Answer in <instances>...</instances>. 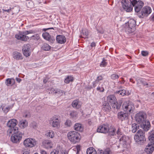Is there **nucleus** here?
<instances>
[{"mask_svg": "<svg viewBox=\"0 0 154 154\" xmlns=\"http://www.w3.org/2000/svg\"><path fill=\"white\" fill-rule=\"evenodd\" d=\"M102 109L105 112H109L111 110V107L109 103L106 101H104L102 103Z\"/></svg>", "mask_w": 154, "mask_h": 154, "instance_id": "nucleus-16", "label": "nucleus"}, {"mask_svg": "<svg viewBox=\"0 0 154 154\" xmlns=\"http://www.w3.org/2000/svg\"><path fill=\"white\" fill-rule=\"evenodd\" d=\"M87 154H112V152L109 148H106L105 150H99L98 152H96L93 147L88 148L86 151Z\"/></svg>", "mask_w": 154, "mask_h": 154, "instance_id": "nucleus-5", "label": "nucleus"}, {"mask_svg": "<svg viewBox=\"0 0 154 154\" xmlns=\"http://www.w3.org/2000/svg\"><path fill=\"white\" fill-rule=\"evenodd\" d=\"M97 30L98 32L101 34H103L104 32V31L103 29H102L101 30L97 29Z\"/></svg>", "mask_w": 154, "mask_h": 154, "instance_id": "nucleus-58", "label": "nucleus"}, {"mask_svg": "<svg viewBox=\"0 0 154 154\" xmlns=\"http://www.w3.org/2000/svg\"><path fill=\"white\" fill-rule=\"evenodd\" d=\"M141 54L143 56H146L148 55L149 53L147 51H141Z\"/></svg>", "mask_w": 154, "mask_h": 154, "instance_id": "nucleus-51", "label": "nucleus"}, {"mask_svg": "<svg viewBox=\"0 0 154 154\" xmlns=\"http://www.w3.org/2000/svg\"><path fill=\"white\" fill-rule=\"evenodd\" d=\"M107 100L108 102L110 103L111 105H112L113 103L116 102L117 100L115 95L112 94L109 95L107 97Z\"/></svg>", "mask_w": 154, "mask_h": 154, "instance_id": "nucleus-24", "label": "nucleus"}, {"mask_svg": "<svg viewBox=\"0 0 154 154\" xmlns=\"http://www.w3.org/2000/svg\"><path fill=\"white\" fill-rule=\"evenodd\" d=\"M106 60H105L104 58H103L102 61L101 63L100 66L101 67H105L107 64V62H106Z\"/></svg>", "mask_w": 154, "mask_h": 154, "instance_id": "nucleus-39", "label": "nucleus"}, {"mask_svg": "<svg viewBox=\"0 0 154 154\" xmlns=\"http://www.w3.org/2000/svg\"><path fill=\"white\" fill-rule=\"evenodd\" d=\"M16 80L19 83H20L22 80L21 79L18 78H16Z\"/></svg>", "mask_w": 154, "mask_h": 154, "instance_id": "nucleus-64", "label": "nucleus"}, {"mask_svg": "<svg viewBox=\"0 0 154 154\" xmlns=\"http://www.w3.org/2000/svg\"><path fill=\"white\" fill-rule=\"evenodd\" d=\"M51 48V46L46 43L44 44L41 47L42 49L45 51H49Z\"/></svg>", "mask_w": 154, "mask_h": 154, "instance_id": "nucleus-33", "label": "nucleus"}, {"mask_svg": "<svg viewBox=\"0 0 154 154\" xmlns=\"http://www.w3.org/2000/svg\"><path fill=\"white\" fill-rule=\"evenodd\" d=\"M28 122L26 120H22L20 122L19 125L20 127L24 128L28 126Z\"/></svg>", "mask_w": 154, "mask_h": 154, "instance_id": "nucleus-31", "label": "nucleus"}, {"mask_svg": "<svg viewBox=\"0 0 154 154\" xmlns=\"http://www.w3.org/2000/svg\"><path fill=\"white\" fill-rule=\"evenodd\" d=\"M77 115V112L76 111H71L70 114V116L72 118L76 117Z\"/></svg>", "mask_w": 154, "mask_h": 154, "instance_id": "nucleus-46", "label": "nucleus"}, {"mask_svg": "<svg viewBox=\"0 0 154 154\" xmlns=\"http://www.w3.org/2000/svg\"><path fill=\"white\" fill-rule=\"evenodd\" d=\"M122 79H123V80L122 81H119L118 82V83H120V84H124L125 82V81L124 80V79H123V78H122Z\"/></svg>", "mask_w": 154, "mask_h": 154, "instance_id": "nucleus-61", "label": "nucleus"}, {"mask_svg": "<svg viewBox=\"0 0 154 154\" xmlns=\"http://www.w3.org/2000/svg\"><path fill=\"white\" fill-rule=\"evenodd\" d=\"M26 34L27 35L29 34H32V33H34L35 32V30H26L25 31Z\"/></svg>", "mask_w": 154, "mask_h": 154, "instance_id": "nucleus-47", "label": "nucleus"}, {"mask_svg": "<svg viewBox=\"0 0 154 154\" xmlns=\"http://www.w3.org/2000/svg\"><path fill=\"white\" fill-rule=\"evenodd\" d=\"M121 3L123 9L126 11L129 12L132 10V7L129 1L126 0H122Z\"/></svg>", "mask_w": 154, "mask_h": 154, "instance_id": "nucleus-12", "label": "nucleus"}, {"mask_svg": "<svg viewBox=\"0 0 154 154\" xmlns=\"http://www.w3.org/2000/svg\"><path fill=\"white\" fill-rule=\"evenodd\" d=\"M73 78L70 76H67L64 80V82L66 83H69L70 82H72L73 81Z\"/></svg>", "mask_w": 154, "mask_h": 154, "instance_id": "nucleus-37", "label": "nucleus"}, {"mask_svg": "<svg viewBox=\"0 0 154 154\" xmlns=\"http://www.w3.org/2000/svg\"><path fill=\"white\" fill-rule=\"evenodd\" d=\"M74 129L76 131H79L80 132H82L83 130V127L81 124L80 123H76L74 125Z\"/></svg>", "mask_w": 154, "mask_h": 154, "instance_id": "nucleus-29", "label": "nucleus"}, {"mask_svg": "<svg viewBox=\"0 0 154 154\" xmlns=\"http://www.w3.org/2000/svg\"><path fill=\"white\" fill-rule=\"evenodd\" d=\"M59 152L58 151L56 150H54L51 152V154H59Z\"/></svg>", "mask_w": 154, "mask_h": 154, "instance_id": "nucleus-57", "label": "nucleus"}, {"mask_svg": "<svg viewBox=\"0 0 154 154\" xmlns=\"http://www.w3.org/2000/svg\"><path fill=\"white\" fill-rule=\"evenodd\" d=\"M116 134L118 135V137H119H119L122 136L123 135L122 133V132L121 129L120 128H119L118 129V130L116 131Z\"/></svg>", "mask_w": 154, "mask_h": 154, "instance_id": "nucleus-41", "label": "nucleus"}, {"mask_svg": "<svg viewBox=\"0 0 154 154\" xmlns=\"http://www.w3.org/2000/svg\"><path fill=\"white\" fill-rule=\"evenodd\" d=\"M146 115L145 112H140L136 114L135 119L136 121L140 124L146 120Z\"/></svg>", "mask_w": 154, "mask_h": 154, "instance_id": "nucleus-8", "label": "nucleus"}, {"mask_svg": "<svg viewBox=\"0 0 154 154\" xmlns=\"http://www.w3.org/2000/svg\"><path fill=\"white\" fill-rule=\"evenodd\" d=\"M25 31L19 32V33L15 35V38L18 40L25 42H27L29 38L27 36Z\"/></svg>", "mask_w": 154, "mask_h": 154, "instance_id": "nucleus-9", "label": "nucleus"}, {"mask_svg": "<svg viewBox=\"0 0 154 154\" xmlns=\"http://www.w3.org/2000/svg\"><path fill=\"white\" fill-rule=\"evenodd\" d=\"M111 79L112 80H115L116 79H118L119 76L118 75L116 74H112L110 76Z\"/></svg>", "mask_w": 154, "mask_h": 154, "instance_id": "nucleus-40", "label": "nucleus"}, {"mask_svg": "<svg viewBox=\"0 0 154 154\" xmlns=\"http://www.w3.org/2000/svg\"><path fill=\"white\" fill-rule=\"evenodd\" d=\"M31 38L34 40L37 41L40 39V37L39 34L37 33L35 35H32L31 37Z\"/></svg>", "mask_w": 154, "mask_h": 154, "instance_id": "nucleus-35", "label": "nucleus"}, {"mask_svg": "<svg viewBox=\"0 0 154 154\" xmlns=\"http://www.w3.org/2000/svg\"><path fill=\"white\" fill-rule=\"evenodd\" d=\"M122 107L124 111L128 114L133 112L134 106L132 104L128 103L127 102H125L123 104Z\"/></svg>", "mask_w": 154, "mask_h": 154, "instance_id": "nucleus-11", "label": "nucleus"}, {"mask_svg": "<svg viewBox=\"0 0 154 154\" xmlns=\"http://www.w3.org/2000/svg\"><path fill=\"white\" fill-rule=\"evenodd\" d=\"M130 3H131V4L133 6L137 5L138 3L137 0H130Z\"/></svg>", "mask_w": 154, "mask_h": 154, "instance_id": "nucleus-45", "label": "nucleus"}, {"mask_svg": "<svg viewBox=\"0 0 154 154\" xmlns=\"http://www.w3.org/2000/svg\"><path fill=\"white\" fill-rule=\"evenodd\" d=\"M43 37L45 40L48 41L51 43H53L55 40L53 36H51L48 33L45 32L42 34Z\"/></svg>", "mask_w": 154, "mask_h": 154, "instance_id": "nucleus-19", "label": "nucleus"}, {"mask_svg": "<svg viewBox=\"0 0 154 154\" xmlns=\"http://www.w3.org/2000/svg\"><path fill=\"white\" fill-rule=\"evenodd\" d=\"M122 103V102L121 100H119L118 101H116V102L113 103L111 106L113 108L119 109L120 108Z\"/></svg>", "mask_w": 154, "mask_h": 154, "instance_id": "nucleus-27", "label": "nucleus"}, {"mask_svg": "<svg viewBox=\"0 0 154 154\" xmlns=\"http://www.w3.org/2000/svg\"><path fill=\"white\" fill-rule=\"evenodd\" d=\"M31 45L29 44L24 45L22 48V51L24 55L28 57L30 56L31 54Z\"/></svg>", "mask_w": 154, "mask_h": 154, "instance_id": "nucleus-14", "label": "nucleus"}, {"mask_svg": "<svg viewBox=\"0 0 154 154\" xmlns=\"http://www.w3.org/2000/svg\"><path fill=\"white\" fill-rule=\"evenodd\" d=\"M23 134L18 128H15L14 131V133L11 136V141L14 143H19L21 140Z\"/></svg>", "mask_w": 154, "mask_h": 154, "instance_id": "nucleus-3", "label": "nucleus"}, {"mask_svg": "<svg viewBox=\"0 0 154 154\" xmlns=\"http://www.w3.org/2000/svg\"><path fill=\"white\" fill-rule=\"evenodd\" d=\"M30 125L33 128H35L37 127V125L36 123L35 122H33L31 123Z\"/></svg>", "mask_w": 154, "mask_h": 154, "instance_id": "nucleus-50", "label": "nucleus"}, {"mask_svg": "<svg viewBox=\"0 0 154 154\" xmlns=\"http://www.w3.org/2000/svg\"><path fill=\"white\" fill-rule=\"evenodd\" d=\"M97 91H99L100 92H103L104 91V88L103 87L101 88L100 87H98L97 88Z\"/></svg>", "mask_w": 154, "mask_h": 154, "instance_id": "nucleus-53", "label": "nucleus"}, {"mask_svg": "<svg viewBox=\"0 0 154 154\" xmlns=\"http://www.w3.org/2000/svg\"><path fill=\"white\" fill-rule=\"evenodd\" d=\"M154 150V144H152L149 143L148 145L146 146L144 151L147 154H152Z\"/></svg>", "mask_w": 154, "mask_h": 154, "instance_id": "nucleus-17", "label": "nucleus"}, {"mask_svg": "<svg viewBox=\"0 0 154 154\" xmlns=\"http://www.w3.org/2000/svg\"><path fill=\"white\" fill-rule=\"evenodd\" d=\"M140 124L142 128L146 131L149 130L151 127L150 122L146 120Z\"/></svg>", "mask_w": 154, "mask_h": 154, "instance_id": "nucleus-20", "label": "nucleus"}, {"mask_svg": "<svg viewBox=\"0 0 154 154\" xmlns=\"http://www.w3.org/2000/svg\"><path fill=\"white\" fill-rule=\"evenodd\" d=\"M76 149L77 152H78L80 150V145H77L76 146Z\"/></svg>", "mask_w": 154, "mask_h": 154, "instance_id": "nucleus-60", "label": "nucleus"}, {"mask_svg": "<svg viewBox=\"0 0 154 154\" xmlns=\"http://www.w3.org/2000/svg\"><path fill=\"white\" fill-rule=\"evenodd\" d=\"M51 92V94H55L54 92H55L56 90L53 88H51L50 89H48Z\"/></svg>", "mask_w": 154, "mask_h": 154, "instance_id": "nucleus-56", "label": "nucleus"}, {"mask_svg": "<svg viewBox=\"0 0 154 154\" xmlns=\"http://www.w3.org/2000/svg\"><path fill=\"white\" fill-rule=\"evenodd\" d=\"M139 80L140 82H141L143 86H145L146 85L147 86L148 85V84L143 81L142 79H139Z\"/></svg>", "mask_w": 154, "mask_h": 154, "instance_id": "nucleus-48", "label": "nucleus"}, {"mask_svg": "<svg viewBox=\"0 0 154 154\" xmlns=\"http://www.w3.org/2000/svg\"><path fill=\"white\" fill-rule=\"evenodd\" d=\"M91 47H94L96 46V44L94 42H92L91 44Z\"/></svg>", "mask_w": 154, "mask_h": 154, "instance_id": "nucleus-63", "label": "nucleus"}, {"mask_svg": "<svg viewBox=\"0 0 154 154\" xmlns=\"http://www.w3.org/2000/svg\"><path fill=\"white\" fill-rule=\"evenodd\" d=\"M30 151H23V154H30Z\"/></svg>", "mask_w": 154, "mask_h": 154, "instance_id": "nucleus-59", "label": "nucleus"}, {"mask_svg": "<svg viewBox=\"0 0 154 154\" xmlns=\"http://www.w3.org/2000/svg\"><path fill=\"white\" fill-rule=\"evenodd\" d=\"M137 125L135 124L132 125V131L133 133H134L137 131Z\"/></svg>", "mask_w": 154, "mask_h": 154, "instance_id": "nucleus-43", "label": "nucleus"}, {"mask_svg": "<svg viewBox=\"0 0 154 154\" xmlns=\"http://www.w3.org/2000/svg\"><path fill=\"white\" fill-rule=\"evenodd\" d=\"M72 106L74 108L78 109L81 107V105L79 103V100H75L73 101L72 103Z\"/></svg>", "mask_w": 154, "mask_h": 154, "instance_id": "nucleus-25", "label": "nucleus"}, {"mask_svg": "<svg viewBox=\"0 0 154 154\" xmlns=\"http://www.w3.org/2000/svg\"><path fill=\"white\" fill-rule=\"evenodd\" d=\"M103 79V77L102 75H100L97 77V79L96 80V81L99 83V81L102 80Z\"/></svg>", "mask_w": 154, "mask_h": 154, "instance_id": "nucleus-55", "label": "nucleus"}, {"mask_svg": "<svg viewBox=\"0 0 154 154\" xmlns=\"http://www.w3.org/2000/svg\"><path fill=\"white\" fill-rule=\"evenodd\" d=\"M128 32L129 33H131L134 32L135 29L136 21L134 20L130 19L128 22Z\"/></svg>", "mask_w": 154, "mask_h": 154, "instance_id": "nucleus-13", "label": "nucleus"}, {"mask_svg": "<svg viewBox=\"0 0 154 154\" xmlns=\"http://www.w3.org/2000/svg\"><path fill=\"white\" fill-rule=\"evenodd\" d=\"M37 142L34 139L29 138L25 139L23 142V144L26 147L32 148L35 146Z\"/></svg>", "mask_w": 154, "mask_h": 154, "instance_id": "nucleus-6", "label": "nucleus"}, {"mask_svg": "<svg viewBox=\"0 0 154 154\" xmlns=\"http://www.w3.org/2000/svg\"><path fill=\"white\" fill-rule=\"evenodd\" d=\"M65 125L67 126L70 127L72 125V122L70 120L67 119L65 123Z\"/></svg>", "mask_w": 154, "mask_h": 154, "instance_id": "nucleus-44", "label": "nucleus"}, {"mask_svg": "<svg viewBox=\"0 0 154 154\" xmlns=\"http://www.w3.org/2000/svg\"><path fill=\"white\" fill-rule=\"evenodd\" d=\"M88 31L87 29H84L82 30V32L80 34V38H88Z\"/></svg>", "mask_w": 154, "mask_h": 154, "instance_id": "nucleus-28", "label": "nucleus"}, {"mask_svg": "<svg viewBox=\"0 0 154 154\" xmlns=\"http://www.w3.org/2000/svg\"><path fill=\"white\" fill-rule=\"evenodd\" d=\"M12 56L14 59L17 60H21L23 58L22 54L17 51H15L13 52Z\"/></svg>", "mask_w": 154, "mask_h": 154, "instance_id": "nucleus-22", "label": "nucleus"}, {"mask_svg": "<svg viewBox=\"0 0 154 154\" xmlns=\"http://www.w3.org/2000/svg\"><path fill=\"white\" fill-rule=\"evenodd\" d=\"M68 139L73 143L79 142L80 140V134L78 132L72 131L69 132L67 134Z\"/></svg>", "mask_w": 154, "mask_h": 154, "instance_id": "nucleus-4", "label": "nucleus"}, {"mask_svg": "<svg viewBox=\"0 0 154 154\" xmlns=\"http://www.w3.org/2000/svg\"><path fill=\"white\" fill-rule=\"evenodd\" d=\"M138 4L135 7V11L138 13V16L140 18H143L147 17L152 11L150 7L145 6L141 9L144 5V3L141 1H138Z\"/></svg>", "mask_w": 154, "mask_h": 154, "instance_id": "nucleus-1", "label": "nucleus"}, {"mask_svg": "<svg viewBox=\"0 0 154 154\" xmlns=\"http://www.w3.org/2000/svg\"><path fill=\"white\" fill-rule=\"evenodd\" d=\"M97 131L98 133L105 134L108 133L109 131V125L108 124L100 125L98 127Z\"/></svg>", "mask_w": 154, "mask_h": 154, "instance_id": "nucleus-10", "label": "nucleus"}, {"mask_svg": "<svg viewBox=\"0 0 154 154\" xmlns=\"http://www.w3.org/2000/svg\"><path fill=\"white\" fill-rule=\"evenodd\" d=\"M99 84V83L97 82V81L95 80L92 83V87L93 88L95 87L97 85Z\"/></svg>", "mask_w": 154, "mask_h": 154, "instance_id": "nucleus-54", "label": "nucleus"}, {"mask_svg": "<svg viewBox=\"0 0 154 154\" xmlns=\"http://www.w3.org/2000/svg\"><path fill=\"white\" fill-rule=\"evenodd\" d=\"M2 109L5 113H7L8 112L10 109V108L9 107H4L2 108Z\"/></svg>", "mask_w": 154, "mask_h": 154, "instance_id": "nucleus-52", "label": "nucleus"}, {"mask_svg": "<svg viewBox=\"0 0 154 154\" xmlns=\"http://www.w3.org/2000/svg\"><path fill=\"white\" fill-rule=\"evenodd\" d=\"M134 138L135 142L139 144H143L146 141L145 133L141 129L138 130L134 135Z\"/></svg>", "mask_w": 154, "mask_h": 154, "instance_id": "nucleus-2", "label": "nucleus"}, {"mask_svg": "<svg viewBox=\"0 0 154 154\" xmlns=\"http://www.w3.org/2000/svg\"><path fill=\"white\" fill-rule=\"evenodd\" d=\"M128 114L126 113H124L121 111L118 112L117 114L118 118L122 121L124 120L125 119L128 118Z\"/></svg>", "mask_w": 154, "mask_h": 154, "instance_id": "nucleus-21", "label": "nucleus"}, {"mask_svg": "<svg viewBox=\"0 0 154 154\" xmlns=\"http://www.w3.org/2000/svg\"><path fill=\"white\" fill-rule=\"evenodd\" d=\"M116 129L114 127L109 128V131L108 132L109 135L110 136L116 135Z\"/></svg>", "mask_w": 154, "mask_h": 154, "instance_id": "nucleus-32", "label": "nucleus"}, {"mask_svg": "<svg viewBox=\"0 0 154 154\" xmlns=\"http://www.w3.org/2000/svg\"><path fill=\"white\" fill-rule=\"evenodd\" d=\"M10 128L7 131V133L8 135H10L12 133L13 131H14V130L13 128Z\"/></svg>", "mask_w": 154, "mask_h": 154, "instance_id": "nucleus-49", "label": "nucleus"}, {"mask_svg": "<svg viewBox=\"0 0 154 154\" xmlns=\"http://www.w3.org/2000/svg\"><path fill=\"white\" fill-rule=\"evenodd\" d=\"M54 93L55 94H60V96L63 95V94L65 95V92L64 91L61 90L59 89H56Z\"/></svg>", "mask_w": 154, "mask_h": 154, "instance_id": "nucleus-36", "label": "nucleus"}, {"mask_svg": "<svg viewBox=\"0 0 154 154\" xmlns=\"http://www.w3.org/2000/svg\"><path fill=\"white\" fill-rule=\"evenodd\" d=\"M15 83V80L13 79H8L6 80V83L8 86H12Z\"/></svg>", "mask_w": 154, "mask_h": 154, "instance_id": "nucleus-30", "label": "nucleus"}, {"mask_svg": "<svg viewBox=\"0 0 154 154\" xmlns=\"http://www.w3.org/2000/svg\"><path fill=\"white\" fill-rule=\"evenodd\" d=\"M60 121L58 117L54 115L53 116L51 119L50 121V123L51 126L54 128L57 129L60 126Z\"/></svg>", "mask_w": 154, "mask_h": 154, "instance_id": "nucleus-7", "label": "nucleus"}, {"mask_svg": "<svg viewBox=\"0 0 154 154\" xmlns=\"http://www.w3.org/2000/svg\"><path fill=\"white\" fill-rule=\"evenodd\" d=\"M149 135L148 139L150 141L149 143L154 144V130H152L149 133Z\"/></svg>", "mask_w": 154, "mask_h": 154, "instance_id": "nucleus-26", "label": "nucleus"}, {"mask_svg": "<svg viewBox=\"0 0 154 154\" xmlns=\"http://www.w3.org/2000/svg\"><path fill=\"white\" fill-rule=\"evenodd\" d=\"M44 146L46 148H51L52 147L51 142L48 140H46L45 142Z\"/></svg>", "mask_w": 154, "mask_h": 154, "instance_id": "nucleus-34", "label": "nucleus"}, {"mask_svg": "<svg viewBox=\"0 0 154 154\" xmlns=\"http://www.w3.org/2000/svg\"><path fill=\"white\" fill-rule=\"evenodd\" d=\"M115 94H118L120 95L124 96L125 94L126 91L124 89L121 90L116 91V92H115Z\"/></svg>", "mask_w": 154, "mask_h": 154, "instance_id": "nucleus-38", "label": "nucleus"}, {"mask_svg": "<svg viewBox=\"0 0 154 154\" xmlns=\"http://www.w3.org/2000/svg\"><path fill=\"white\" fill-rule=\"evenodd\" d=\"M17 120L15 119H12L9 120L7 123V126L9 128H13L14 131L15 128H17L15 127V126L17 124Z\"/></svg>", "mask_w": 154, "mask_h": 154, "instance_id": "nucleus-18", "label": "nucleus"}, {"mask_svg": "<svg viewBox=\"0 0 154 154\" xmlns=\"http://www.w3.org/2000/svg\"><path fill=\"white\" fill-rule=\"evenodd\" d=\"M119 142L120 144H121L124 147H126L127 146V141L128 140V138L125 135H123L120 136Z\"/></svg>", "mask_w": 154, "mask_h": 154, "instance_id": "nucleus-15", "label": "nucleus"}, {"mask_svg": "<svg viewBox=\"0 0 154 154\" xmlns=\"http://www.w3.org/2000/svg\"><path fill=\"white\" fill-rule=\"evenodd\" d=\"M56 40L58 43L63 44L66 42V39L64 36L59 35L57 36Z\"/></svg>", "mask_w": 154, "mask_h": 154, "instance_id": "nucleus-23", "label": "nucleus"}, {"mask_svg": "<svg viewBox=\"0 0 154 154\" xmlns=\"http://www.w3.org/2000/svg\"><path fill=\"white\" fill-rule=\"evenodd\" d=\"M54 29L53 27H51V28H47V29H43V31H46L47 30H48V29Z\"/></svg>", "mask_w": 154, "mask_h": 154, "instance_id": "nucleus-62", "label": "nucleus"}, {"mask_svg": "<svg viewBox=\"0 0 154 154\" xmlns=\"http://www.w3.org/2000/svg\"><path fill=\"white\" fill-rule=\"evenodd\" d=\"M48 134L49 137L51 138H53L54 136V132L52 130H50L48 132Z\"/></svg>", "mask_w": 154, "mask_h": 154, "instance_id": "nucleus-42", "label": "nucleus"}]
</instances>
